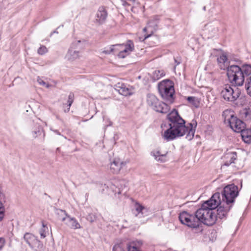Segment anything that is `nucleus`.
I'll use <instances>...</instances> for the list:
<instances>
[{
  "label": "nucleus",
  "instance_id": "dca6fc26",
  "mask_svg": "<svg viewBox=\"0 0 251 251\" xmlns=\"http://www.w3.org/2000/svg\"><path fill=\"white\" fill-rule=\"evenodd\" d=\"M153 109L158 112L167 113L170 110V107L167 104L158 100V103L155 105Z\"/></svg>",
  "mask_w": 251,
  "mask_h": 251
},
{
  "label": "nucleus",
  "instance_id": "20e7f679",
  "mask_svg": "<svg viewBox=\"0 0 251 251\" xmlns=\"http://www.w3.org/2000/svg\"><path fill=\"white\" fill-rule=\"evenodd\" d=\"M134 49V45L131 40H128L126 44H116L110 46L109 50H104L102 52L110 54L111 52L118 53L119 58H124L128 55Z\"/></svg>",
  "mask_w": 251,
  "mask_h": 251
},
{
  "label": "nucleus",
  "instance_id": "cd10ccee",
  "mask_svg": "<svg viewBox=\"0 0 251 251\" xmlns=\"http://www.w3.org/2000/svg\"><path fill=\"white\" fill-rule=\"evenodd\" d=\"M240 115L241 117L246 120H251V110L249 108H245L243 109L240 111Z\"/></svg>",
  "mask_w": 251,
  "mask_h": 251
},
{
  "label": "nucleus",
  "instance_id": "c03bdc74",
  "mask_svg": "<svg viewBox=\"0 0 251 251\" xmlns=\"http://www.w3.org/2000/svg\"><path fill=\"white\" fill-rule=\"evenodd\" d=\"M126 0H124L123 1H122V4L125 6H128L129 5V4L126 2Z\"/></svg>",
  "mask_w": 251,
  "mask_h": 251
},
{
  "label": "nucleus",
  "instance_id": "0eeeda50",
  "mask_svg": "<svg viewBox=\"0 0 251 251\" xmlns=\"http://www.w3.org/2000/svg\"><path fill=\"white\" fill-rule=\"evenodd\" d=\"M222 116L225 117V122L229 124L232 129L236 132H240L245 128V124L235 116L230 111L223 112Z\"/></svg>",
  "mask_w": 251,
  "mask_h": 251
},
{
  "label": "nucleus",
  "instance_id": "f704fd0d",
  "mask_svg": "<svg viewBox=\"0 0 251 251\" xmlns=\"http://www.w3.org/2000/svg\"><path fill=\"white\" fill-rule=\"evenodd\" d=\"M48 227L42 222V227L40 230V234L42 238H44L46 237V232L48 231Z\"/></svg>",
  "mask_w": 251,
  "mask_h": 251
},
{
  "label": "nucleus",
  "instance_id": "72a5a7b5",
  "mask_svg": "<svg viewBox=\"0 0 251 251\" xmlns=\"http://www.w3.org/2000/svg\"><path fill=\"white\" fill-rule=\"evenodd\" d=\"M113 251H125V246L122 243L116 244L113 247Z\"/></svg>",
  "mask_w": 251,
  "mask_h": 251
},
{
  "label": "nucleus",
  "instance_id": "a18cd8bd",
  "mask_svg": "<svg viewBox=\"0 0 251 251\" xmlns=\"http://www.w3.org/2000/svg\"><path fill=\"white\" fill-rule=\"evenodd\" d=\"M81 43V41L80 40H77L76 41H75L74 43V44L75 45H77V44H79Z\"/></svg>",
  "mask_w": 251,
  "mask_h": 251
},
{
  "label": "nucleus",
  "instance_id": "473e14b6",
  "mask_svg": "<svg viewBox=\"0 0 251 251\" xmlns=\"http://www.w3.org/2000/svg\"><path fill=\"white\" fill-rule=\"evenodd\" d=\"M247 94L251 96V76L247 78V82L245 85Z\"/></svg>",
  "mask_w": 251,
  "mask_h": 251
},
{
  "label": "nucleus",
  "instance_id": "9b49d317",
  "mask_svg": "<svg viewBox=\"0 0 251 251\" xmlns=\"http://www.w3.org/2000/svg\"><path fill=\"white\" fill-rule=\"evenodd\" d=\"M115 89L119 94L125 96L131 95L133 94L134 90L132 86L120 82L118 83L115 85Z\"/></svg>",
  "mask_w": 251,
  "mask_h": 251
},
{
  "label": "nucleus",
  "instance_id": "c756f323",
  "mask_svg": "<svg viewBox=\"0 0 251 251\" xmlns=\"http://www.w3.org/2000/svg\"><path fill=\"white\" fill-rule=\"evenodd\" d=\"M244 78L251 75V65L248 64H244L241 68Z\"/></svg>",
  "mask_w": 251,
  "mask_h": 251
},
{
  "label": "nucleus",
  "instance_id": "2eb2a0df",
  "mask_svg": "<svg viewBox=\"0 0 251 251\" xmlns=\"http://www.w3.org/2000/svg\"><path fill=\"white\" fill-rule=\"evenodd\" d=\"M143 245L141 240H136L129 242L127 245V251H141L140 248Z\"/></svg>",
  "mask_w": 251,
  "mask_h": 251
},
{
  "label": "nucleus",
  "instance_id": "4c0bfd02",
  "mask_svg": "<svg viewBox=\"0 0 251 251\" xmlns=\"http://www.w3.org/2000/svg\"><path fill=\"white\" fill-rule=\"evenodd\" d=\"M48 51L47 48L45 46H41L38 50V53L40 55H43Z\"/></svg>",
  "mask_w": 251,
  "mask_h": 251
},
{
  "label": "nucleus",
  "instance_id": "a211bd4d",
  "mask_svg": "<svg viewBox=\"0 0 251 251\" xmlns=\"http://www.w3.org/2000/svg\"><path fill=\"white\" fill-rule=\"evenodd\" d=\"M240 132L242 138L245 143H251V129L244 128Z\"/></svg>",
  "mask_w": 251,
  "mask_h": 251
},
{
  "label": "nucleus",
  "instance_id": "2f4dec72",
  "mask_svg": "<svg viewBox=\"0 0 251 251\" xmlns=\"http://www.w3.org/2000/svg\"><path fill=\"white\" fill-rule=\"evenodd\" d=\"M74 100V94L73 93H70L68 96V100L67 101V109H64L65 112H69L70 110V107H71L72 103Z\"/></svg>",
  "mask_w": 251,
  "mask_h": 251
},
{
  "label": "nucleus",
  "instance_id": "f8f14e48",
  "mask_svg": "<svg viewBox=\"0 0 251 251\" xmlns=\"http://www.w3.org/2000/svg\"><path fill=\"white\" fill-rule=\"evenodd\" d=\"M126 164V162L121 161L119 158H114L110 164V171L113 174H118Z\"/></svg>",
  "mask_w": 251,
  "mask_h": 251
},
{
  "label": "nucleus",
  "instance_id": "aec40b11",
  "mask_svg": "<svg viewBox=\"0 0 251 251\" xmlns=\"http://www.w3.org/2000/svg\"><path fill=\"white\" fill-rule=\"evenodd\" d=\"M159 20V16L155 15L152 17V19L149 22L148 26L143 29L144 32H146L147 30H150V27L151 26H154V29L155 30V27L157 26V22Z\"/></svg>",
  "mask_w": 251,
  "mask_h": 251
},
{
  "label": "nucleus",
  "instance_id": "39448f33",
  "mask_svg": "<svg viewBox=\"0 0 251 251\" xmlns=\"http://www.w3.org/2000/svg\"><path fill=\"white\" fill-rule=\"evenodd\" d=\"M158 89L164 100L170 103L173 102L175 90L171 81L165 80L160 82L158 85Z\"/></svg>",
  "mask_w": 251,
  "mask_h": 251
},
{
  "label": "nucleus",
  "instance_id": "4be33fe9",
  "mask_svg": "<svg viewBox=\"0 0 251 251\" xmlns=\"http://www.w3.org/2000/svg\"><path fill=\"white\" fill-rule=\"evenodd\" d=\"M36 239L37 237L36 236H35L33 234L28 232L25 233L24 236V240L28 245L29 247Z\"/></svg>",
  "mask_w": 251,
  "mask_h": 251
},
{
  "label": "nucleus",
  "instance_id": "4468645a",
  "mask_svg": "<svg viewBox=\"0 0 251 251\" xmlns=\"http://www.w3.org/2000/svg\"><path fill=\"white\" fill-rule=\"evenodd\" d=\"M236 152H228L226 153L223 156L224 165L228 166L231 163H234V160H236Z\"/></svg>",
  "mask_w": 251,
  "mask_h": 251
},
{
  "label": "nucleus",
  "instance_id": "412c9836",
  "mask_svg": "<svg viewBox=\"0 0 251 251\" xmlns=\"http://www.w3.org/2000/svg\"><path fill=\"white\" fill-rule=\"evenodd\" d=\"M32 250L35 251H44V246L43 243L37 238L30 247Z\"/></svg>",
  "mask_w": 251,
  "mask_h": 251
},
{
  "label": "nucleus",
  "instance_id": "ea45409f",
  "mask_svg": "<svg viewBox=\"0 0 251 251\" xmlns=\"http://www.w3.org/2000/svg\"><path fill=\"white\" fill-rule=\"evenodd\" d=\"M87 220L91 223L94 222L96 219V216L93 214H89L86 217Z\"/></svg>",
  "mask_w": 251,
  "mask_h": 251
},
{
  "label": "nucleus",
  "instance_id": "ddd939ff",
  "mask_svg": "<svg viewBox=\"0 0 251 251\" xmlns=\"http://www.w3.org/2000/svg\"><path fill=\"white\" fill-rule=\"evenodd\" d=\"M107 17V12L105 8L101 6L98 9L96 15V20L97 22L100 24H102L104 23Z\"/></svg>",
  "mask_w": 251,
  "mask_h": 251
},
{
  "label": "nucleus",
  "instance_id": "7ed1b4c3",
  "mask_svg": "<svg viewBox=\"0 0 251 251\" xmlns=\"http://www.w3.org/2000/svg\"><path fill=\"white\" fill-rule=\"evenodd\" d=\"M226 71L228 80L234 87L243 85L245 78L241 68L237 65H231L226 67Z\"/></svg>",
  "mask_w": 251,
  "mask_h": 251
},
{
  "label": "nucleus",
  "instance_id": "f03ea898",
  "mask_svg": "<svg viewBox=\"0 0 251 251\" xmlns=\"http://www.w3.org/2000/svg\"><path fill=\"white\" fill-rule=\"evenodd\" d=\"M219 193L214 194L211 198L204 201L201 207L196 211L198 218L200 219V225L201 223L208 226H213L216 222V218L214 216L213 210L219 203Z\"/></svg>",
  "mask_w": 251,
  "mask_h": 251
},
{
  "label": "nucleus",
  "instance_id": "6ab92c4d",
  "mask_svg": "<svg viewBox=\"0 0 251 251\" xmlns=\"http://www.w3.org/2000/svg\"><path fill=\"white\" fill-rule=\"evenodd\" d=\"M134 209L136 212L135 216H139L140 217L144 214L145 211H147V208L138 202L135 203Z\"/></svg>",
  "mask_w": 251,
  "mask_h": 251
},
{
  "label": "nucleus",
  "instance_id": "e433bc0d",
  "mask_svg": "<svg viewBox=\"0 0 251 251\" xmlns=\"http://www.w3.org/2000/svg\"><path fill=\"white\" fill-rule=\"evenodd\" d=\"M127 182L124 179H122L118 182L117 187H119V189H123L125 187L127 186Z\"/></svg>",
  "mask_w": 251,
  "mask_h": 251
},
{
  "label": "nucleus",
  "instance_id": "5701e85b",
  "mask_svg": "<svg viewBox=\"0 0 251 251\" xmlns=\"http://www.w3.org/2000/svg\"><path fill=\"white\" fill-rule=\"evenodd\" d=\"M55 214L57 215L58 219L62 222H64L70 216L65 210L60 209H56Z\"/></svg>",
  "mask_w": 251,
  "mask_h": 251
},
{
  "label": "nucleus",
  "instance_id": "6e6552de",
  "mask_svg": "<svg viewBox=\"0 0 251 251\" xmlns=\"http://www.w3.org/2000/svg\"><path fill=\"white\" fill-rule=\"evenodd\" d=\"M179 219L181 224L190 227L197 228L200 226V219L198 218L196 212L191 214L183 211L179 214Z\"/></svg>",
  "mask_w": 251,
  "mask_h": 251
},
{
  "label": "nucleus",
  "instance_id": "49530a36",
  "mask_svg": "<svg viewBox=\"0 0 251 251\" xmlns=\"http://www.w3.org/2000/svg\"><path fill=\"white\" fill-rule=\"evenodd\" d=\"M53 33H57V31H54L53 32Z\"/></svg>",
  "mask_w": 251,
  "mask_h": 251
},
{
  "label": "nucleus",
  "instance_id": "f257e3e1",
  "mask_svg": "<svg viewBox=\"0 0 251 251\" xmlns=\"http://www.w3.org/2000/svg\"><path fill=\"white\" fill-rule=\"evenodd\" d=\"M167 119L170 122L169 124L170 127L164 131L163 138L165 140L172 141L185 134H186V138L189 141L193 138L197 125L196 121L193 120L189 124V126H185V121L175 109L167 115Z\"/></svg>",
  "mask_w": 251,
  "mask_h": 251
},
{
  "label": "nucleus",
  "instance_id": "f3484780",
  "mask_svg": "<svg viewBox=\"0 0 251 251\" xmlns=\"http://www.w3.org/2000/svg\"><path fill=\"white\" fill-rule=\"evenodd\" d=\"M71 228L73 229H77L81 228V226L78 221L73 217H69L68 219L67 222L65 223Z\"/></svg>",
  "mask_w": 251,
  "mask_h": 251
},
{
  "label": "nucleus",
  "instance_id": "a19ab883",
  "mask_svg": "<svg viewBox=\"0 0 251 251\" xmlns=\"http://www.w3.org/2000/svg\"><path fill=\"white\" fill-rule=\"evenodd\" d=\"M37 82L41 85L45 87L46 88H49L50 85L46 83L41 78L38 77L37 79Z\"/></svg>",
  "mask_w": 251,
  "mask_h": 251
},
{
  "label": "nucleus",
  "instance_id": "c85d7f7f",
  "mask_svg": "<svg viewBox=\"0 0 251 251\" xmlns=\"http://www.w3.org/2000/svg\"><path fill=\"white\" fill-rule=\"evenodd\" d=\"M151 155L154 157L157 161L164 162L165 161V154H161L159 151L151 152Z\"/></svg>",
  "mask_w": 251,
  "mask_h": 251
},
{
  "label": "nucleus",
  "instance_id": "393cba45",
  "mask_svg": "<svg viewBox=\"0 0 251 251\" xmlns=\"http://www.w3.org/2000/svg\"><path fill=\"white\" fill-rule=\"evenodd\" d=\"M217 60L220 68L221 69L225 70V64L226 63L227 60V56L225 54L223 53L219 57H218Z\"/></svg>",
  "mask_w": 251,
  "mask_h": 251
},
{
  "label": "nucleus",
  "instance_id": "7c9ffc66",
  "mask_svg": "<svg viewBox=\"0 0 251 251\" xmlns=\"http://www.w3.org/2000/svg\"><path fill=\"white\" fill-rule=\"evenodd\" d=\"M187 100L189 103L194 105L195 107L197 108L199 106L200 101L198 98L195 97H188L187 98Z\"/></svg>",
  "mask_w": 251,
  "mask_h": 251
},
{
  "label": "nucleus",
  "instance_id": "9d476101",
  "mask_svg": "<svg viewBox=\"0 0 251 251\" xmlns=\"http://www.w3.org/2000/svg\"><path fill=\"white\" fill-rule=\"evenodd\" d=\"M219 200H220V202L218 204V206L216 207L217 208V213L216 214L214 213V216L216 218V221L218 219H222L226 218L227 213L232 206L231 205H226V203L221 201V195L220 193Z\"/></svg>",
  "mask_w": 251,
  "mask_h": 251
},
{
  "label": "nucleus",
  "instance_id": "b1692460",
  "mask_svg": "<svg viewBox=\"0 0 251 251\" xmlns=\"http://www.w3.org/2000/svg\"><path fill=\"white\" fill-rule=\"evenodd\" d=\"M147 103L153 109L156 104L158 103V99L153 95H148L147 97Z\"/></svg>",
  "mask_w": 251,
  "mask_h": 251
},
{
  "label": "nucleus",
  "instance_id": "1a4fd4ad",
  "mask_svg": "<svg viewBox=\"0 0 251 251\" xmlns=\"http://www.w3.org/2000/svg\"><path fill=\"white\" fill-rule=\"evenodd\" d=\"M235 88L234 89L229 84H226L221 93L222 97L227 101H235L239 98L241 92L238 88L235 87Z\"/></svg>",
  "mask_w": 251,
  "mask_h": 251
},
{
  "label": "nucleus",
  "instance_id": "de8ad7c7",
  "mask_svg": "<svg viewBox=\"0 0 251 251\" xmlns=\"http://www.w3.org/2000/svg\"><path fill=\"white\" fill-rule=\"evenodd\" d=\"M122 0V1H123L124 0Z\"/></svg>",
  "mask_w": 251,
  "mask_h": 251
},
{
  "label": "nucleus",
  "instance_id": "bb28decb",
  "mask_svg": "<svg viewBox=\"0 0 251 251\" xmlns=\"http://www.w3.org/2000/svg\"><path fill=\"white\" fill-rule=\"evenodd\" d=\"M79 52L78 51L70 50L67 54L68 59L73 61L79 57Z\"/></svg>",
  "mask_w": 251,
  "mask_h": 251
},
{
  "label": "nucleus",
  "instance_id": "58836bf2",
  "mask_svg": "<svg viewBox=\"0 0 251 251\" xmlns=\"http://www.w3.org/2000/svg\"><path fill=\"white\" fill-rule=\"evenodd\" d=\"M42 131V128L41 126H39L37 130L33 131V137L34 138L37 137L39 135L41 134Z\"/></svg>",
  "mask_w": 251,
  "mask_h": 251
},
{
  "label": "nucleus",
  "instance_id": "c9c22d12",
  "mask_svg": "<svg viewBox=\"0 0 251 251\" xmlns=\"http://www.w3.org/2000/svg\"><path fill=\"white\" fill-rule=\"evenodd\" d=\"M163 75V72L159 70H156L153 73L152 77L154 80H158Z\"/></svg>",
  "mask_w": 251,
  "mask_h": 251
},
{
  "label": "nucleus",
  "instance_id": "423d86ee",
  "mask_svg": "<svg viewBox=\"0 0 251 251\" xmlns=\"http://www.w3.org/2000/svg\"><path fill=\"white\" fill-rule=\"evenodd\" d=\"M238 194V187L236 185L234 184L228 185L225 187L222 193H220L221 201L226 203V205L232 206Z\"/></svg>",
  "mask_w": 251,
  "mask_h": 251
},
{
  "label": "nucleus",
  "instance_id": "37998d69",
  "mask_svg": "<svg viewBox=\"0 0 251 251\" xmlns=\"http://www.w3.org/2000/svg\"><path fill=\"white\" fill-rule=\"evenodd\" d=\"M149 34H147V35H145V38H144V39H146L147 38H148V37H150L151 36V35L153 33V30L152 29H151L150 31H149Z\"/></svg>",
  "mask_w": 251,
  "mask_h": 251
},
{
  "label": "nucleus",
  "instance_id": "79ce46f5",
  "mask_svg": "<svg viewBox=\"0 0 251 251\" xmlns=\"http://www.w3.org/2000/svg\"><path fill=\"white\" fill-rule=\"evenodd\" d=\"M4 245V240L3 238H0V250L2 249Z\"/></svg>",
  "mask_w": 251,
  "mask_h": 251
},
{
  "label": "nucleus",
  "instance_id": "a878e982",
  "mask_svg": "<svg viewBox=\"0 0 251 251\" xmlns=\"http://www.w3.org/2000/svg\"><path fill=\"white\" fill-rule=\"evenodd\" d=\"M4 195L0 192V221H1L4 216L5 208L3 202L4 201Z\"/></svg>",
  "mask_w": 251,
  "mask_h": 251
}]
</instances>
